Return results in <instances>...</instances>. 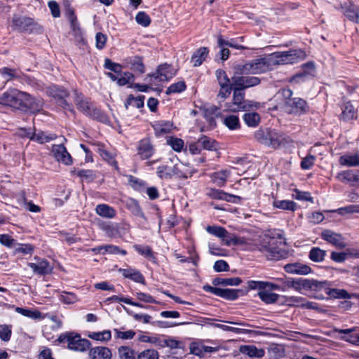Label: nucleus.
Listing matches in <instances>:
<instances>
[{
	"instance_id": "4",
	"label": "nucleus",
	"mask_w": 359,
	"mask_h": 359,
	"mask_svg": "<svg viewBox=\"0 0 359 359\" xmlns=\"http://www.w3.org/2000/svg\"><path fill=\"white\" fill-rule=\"evenodd\" d=\"M245 94L242 90L234 88L233 101L225 104V110L227 111H248L250 109H257L259 104L244 99Z\"/></svg>"
},
{
	"instance_id": "61",
	"label": "nucleus",
	"mask_w": 359,
	"mask_h": 359,
	"mask_svg": "<svg viewBox=\"0 0 359 359\" xmlns=\"http://www.w3.org/2000/svg\"><path fill=\"white\" fill-rule=\"evenodd\" d=\"M273 205L277 208L288 210H294L296 208V204L292 201H276Z\"/></svg>"
},
{
	"instance_id": "18",
	"label": "nucleus",
	"mask_w": 359,
	"mask_h": 359,
	"mask_svg": "<svg viewBox=\"0 0 359 359\" xmlns=\"http://www.w3.org/2000/svg\"><path fill=\"white\" fill-rule=\"evenodd\" d=\"M177 70L167 64L158 67L156 73L149 75V77H154L160 81H168L176 74Z\"/></svg>"
},
{
	"instance_id": "3",
	"label": "nucleus",
	"mask_w": 359,
	"mask_h": 359,
	"mask_svg": "<svg viewBox=\"0 0 359 359\" xmlns=\"http://www.w3.org/2000/svg\"><path fill=\"white\" fill-rule=\"evenodd\" d=\"M271 65L269 56L255 59L245 64L236 65L237 74H259L267 72Z\"/></svg>"
},
{
	"instance_id": "11",
	"label": "nucleus",
	"mask_w": 359,
	"mask_h": 359,
	"mask_svg": "<svg viewBox=\"0 0 359 359\" xmlns=\"http://www.w3.org/2000/svg\"><path fill=\"white\" fill-rule=\"evenodd\" d=\"M50 95L57 100V104L65 109L74 113L71 105L65 100L69 96L67 91L59 86H54L49 90Z\"/></svg>"
},
{
	"instance_id": "38",
	"label": "nucleus",
	"mask_w": 359,
	"mask_h": 359,
	"mask_svg": "<svg viewBox=\"0 0 359 359\" xmlns=\"http://www.w3.org/2000/svg\"><path fill=\"white\" fill-rule=\"evenodd\" d=\"M267 139L269 144L273 148H278L284 144L285 138L282 134H279L276 131H271L268 133Z\"/></svg>"
},
{
	"instance_id": "44",
	"label": "nucleus",
	"mask_w": 359,
	"mask_h": 359,
	"mask_svg": "<svg viewBox=\"0 0 359 359\" xmlns=\"http://www.w3.org/2000/svg\"><path fill=\"white\" fill-rule=\"evenodd\" d=\"M118 353L121 359H137L135 352L129 346H123L119 347Z\"/></svg>"
},
{
	"instance_id": "27",
	"label": "nucleus",
	"mask_w": 359,
	"mask_h": 359,
	"mask_svg": "<svg viewBox=\"0 0 359 359\" xmlns=\"http://www.w3.org/2000/svg\"><path fill=\"white\" fill-rule=\"evenodd\" d=\"M207 195L213 199L223 200L229 202H233L234 200L233 199L237 198V196L234 195L229 194L221 190L211 188L207 189Z\"/></svg>"
},
{
	"instance_id": "12",
	"label": "nucleus",
	"mask_w": 359,
	"mask_h": 359,
	"mask_svg": "<svg viewBox=\"0 0 359 359\" xmlns=\"http://www.w3.org/2000/svg\"><path fill=\"white\" fill-rule=\"evenodd\" d=\"M51 153L57 161L67 165L72 163V156L64 145L61 144H53L52 146Z\"/></svg>"
},
{
	"instance_id": "62",
	"label": "nucleus",
	"mask_w": 359,
	"mask_h": 359,
	"mask_svg": "<svg viewBox=\"0 0 359 359\" xmlns=\"http://www.w3.org/2000/svg\"><path fill=\"white\" fill-rule=\"evenodd\" d=\"M140 340L142 342L150 343L156 346L161 347L162 338L157 335H142L140 337Z\"/></svg>"
},
{
	"instance_id": "6",
	"label": "nucleus",
	"mask_w": 359,
	"mask_h": 359,
	"mask_svg": "<svg viewBox=\"0 0 359 359\" xmlns=\"http://www.w3.org/2000/svg\"><path fill=\"white\" fill-rule=\"evenodd\" d=\"M206 231L222 239L224 245H241L246 244V239L243 237H238L233 233L228 232L224 227L219 226H208Z\"/></svg>"
},
{
	"instance_id": "24",
	"label": "nucleus",
	"mask_w": 359,
	"mask_h": 359,
	"mask_svg": "<svg viewBox=\"0 0 359 359\" xmlns=\"http://www.w3.org/2000/svg\"><path fill=\"white\" fill-rule=\"evenodd\" d=\"M239 351L242 354L251 358H262L265 354V351L262 348H257L253 345H241L239 347Z\"/></svg>"
},
{
	"instance_id": "28",
	"label": "nucleus",
	"mask_w": 359,
	"mask_h": 359,
	"mask_svg": "<svg viewBox=\"0 0 359 359\" xmlns=\"http://www.w3.org/2000/svg\"><path fill=\"white\" fill-rule=\"evenodd\" d=\"M128 67L140 74L144 72V65L141 57L137 56L130 57L126 59Z\"/></svg>"
},
{
	"instance_id": "53",
	"label": "nucleus",
	"mask_w": 359,
	"mask_h": 359,
	"mask_svg": "<svg viewBox=\"0 0 359 359\" xmlns=\"http://www.w3.org/2000/svg\"><path fill=\"white\" fill-rule=\"evenodd\" d=\"M167 144L170 145L175 151H181L184 146V141L182 139L169 137L167 138Z\"/></svg>"
},
{
	"instance_id": "13",
	"label": "nucleus",
	"mask_w": 359,
	"mask_h": 359,
	"mask_svg": "<svg viewBox=\"0 0 359 359\" xmlns=\"http://www.w3.org/2000/svg\"><path fill=\"white\" fill-rule=\"evenodd\" d=\"M154 151V146L149 138H144L138 142L137 151L141 159H149L153 156Z\"/></svg>"
},
{
	"instance_id": "58",
	"label": "nucleus",
	"mask_w": 359,
	"mask_h": 359,
	"mask_svg": "<svg viewBox=\"0 0 359 359\" xmlns=\"http://www.w3.org/2000/svg\"><path fill=\"white\" fill-rule=\"evenodd\" d=\"M224 123L231 130L237 129L239 126V118L236 115H229L224 119Z\"/></svg>"
},
{
	"instance_id": "33",
	"label": "nucleus",
	"mask_w": 359,
	"mask_h": 359,
	"mask_svg": "<svg viewBox=\"0 0 359 359\" xmlns=\"http://www.w3.org/2000/svg\"><path fill=\"white\" fill-rule=\"evenodd\" d=\"M208 49L205 47H201L198 49L192 55L191 62L194 67L201 65L203 62L206 59L208 55Z\"/></svg>"
},
{
	"instance_id": "45",
	"label": "nucleus",
	"mask_w": 359,
	"mask_h": 359,
	"mask_svg": "<svg viewBox=\"0 0 359 359\" xmlns=\"http://www.w3.org/2000/svg\"><path fill=\"white\" fill-rule=\"evenodd\" d=\"M88 337L101 341H108L111 338V334L110 330H104L98 332H91L88 334Z\"/></svg>"
},
{
	"instance_id": "63",
	"label": "nucleus",
	"mask_w": 359,
	"mask_h": 359,
	"mask_svg": "<svg viewBox=\"0 0 359 359\" xmlns=\"http://www.w3.org/2000/svg\"><path fill=\"white\" fill-rule=\"evenodd\" d=\"M158 353L154 349H147L137 355V359H158Z\"/></svg>"
},
{
	"instance_id": "8",
	"label": "nucleus",
	"mask_w": 359,
	"mask_h": 359,
	"mask_svg": "<svg viewBox=\"0 0 359 359\" xmlns=\"http://www.w3.org/2000/svg\"><path fill=\"white\" fill-rule=\"evenodd\" d=\"M249 74H237L236 65L233 67V76L231 78L232 85L238 90H243L257 86L260 83V79L256 76H248Z\"/></svg>"
},
{
	"instance_id": "31",
	"label": "nucleus",
	"mask_w": 359,
	"mask_h": 359,
	"mask_svg": "<svg viewBox=\"0 0 359 359\" xmlns=\"http://www.w3.org/2000/svg\"><path fill=\"white\" fill-rule=\"evenodd\" d=\"M15 311L22 316L34 320H42L46 317V315L43 314L36 309H28L21 307H16Z\"/></svg>"
},
{
	"instance_id": "54",
	"label": "nucleus",
	"mask_w": 359,
	"mask_h": 359,
	"mask_svg": "<svg viewBox=\"0 0 359 359\" xmlns=\"http://www.w3.org/2000/svg\"><path fill=\"white\" fill-rule=\"evenodd\" d=\"M59 299L66 304H74L78 301L75 294L68 292H62L59 295Z\"/></svg>"
},
{
	"instance_id": "51",
	"label": "nucleus",
	"mask_w": 359,
	"mask_h": 359,
	"mask_svg": "<svg viewBox=\"0 0 359 359\" xmlns=\"http://www.w3.org/2000/svg\"><path fill=\"white\" fill-rule=\"evenodd\" d=\"M239 292L240 291L238 290L235 289L219 288L218 296L229 300H234L238 298Z\"/></svg>"
},
{
	"instance_id": "35",
	"label": "nucleus",
	"mask_w": 359,
	"mask_h": 359,
	"mask_svg": "<svg viewBox=\"0 0 359 359\" xmlns=\"http://www.w3.org/2000/svg\"><path fill=\"white\" fill-rule=\"evenodd\" d=\"M120 272H121L122 275L127 278H130L135 282L143 283L144 281V276L141 274V273L133 269H120Z\"/></svg>"
},
{
	"instance_id": "5",
	"label": "nucleus",
	"mask_w": 359,
	"mask_h": 359,
	"mask_svg": "<svg viewBox=\"0 0 359 359\" xmlns=\"http://www.w3.org/2000/svg\"><path fill=\"white\" fill-rule=\"evenodd\" d=\"M60 343H67L68 348L84 352L90 348V342L86 339H81V336L74 332L61 334L57 339Z\"/></svg>"
},
{
	"instance_id": "32",
	"label": "nucleus",
	"mask_w": 359,
	"mask_h": 359,
	"mask_svg": "<svg viewBox=\"0 0 359 359\" xmlns=\"http://www.w3.org/2000/svg\"><path fill=\"white\" fill-rule=\"evenodd\" d=\"M269 58L271 66L289 64L287 51L273 53L269 55Z\"/></svg>"
},
{
	"instance_id": "59",
	"label": "nucleus",
	"mask_w": 359,
	"mask_h": 359,
	"mask_svg": "<svg viewBox=\"0 0 359 359\" xmlns=\"http://www.w3.org/2000/svg\"><path fill=\"white\" fill-rule=\"evenodd\" d=\"M134 248L138 253L144 256L149 260L154 261L155 257L154 256L153 252L151 248H149V246L135 245Z\"/></svg>"
},
{
	"instance_id": "22",
	"label": "nucleus",
	"mask_w": 359,
	"mask_h": 359,
	"mask_svg": "<svg viewBox=\"0 0 359 359\" xmlns=\"http://www.w3.org/2000/svg\"><path fill=\"white\" fill-rule=\"evenodd\" d=\"M27 136L28 139L30 140L35 141L39 144L50 142L55 140L57 137L55 134H46L43 131L41 130L36 133L35 129L33 130V133H29Z\"/></svg>"
},
{
	"instance_id": "49",
	"label": "nucleus",
	"mask_w": 359,
	"mask_h": 359,
	"mask_svg": "<svg viewBox=\"0 0 359 359\" xmlns=\"http://www.w3.org/2000/svg\"><path fill=\"white\" fill-rule=\"evenodd\" d=\"M88 116L103 123H107L109 121L107 116L93 105Z\"/></svg>"
},
{
	"instance_id": "56",
	"label": "nucleus",
	"mask_w": 359,
	"mask_h": 359,
	"mask_svg": "<svg viewBox=\"0 0 359 359\" xmlns=\"http://www.w3.org/2000/svg\"><path fill=\"white\" fill-rule=\"evenodd\" d=\"M134 81V76L130 72H123L118 74V79L117 84L123 86L127 84H130Z\"/></svg>"
},
{
	"instance_id": "30",
	"label": "nucleus",
	"mask_w": 359,
	"mask_h": 359,
	"mask_svg": "<svg viewBox=\"0 0 359 359\" xmlns=\"http://www.w3.org/2000/svg\"><path fill=\"white\" fill-rule=\"evenodd\" d=\"M342 112L340 119L344 121H349L356 118V111L351 102H346L341 108Z\"/></svg>"
},
{
	"instance_id": "23",
	"label": "nucleus",
	"mask_w": 359,
	"mask_h": 359,
	"mask_svg": "<svg viewBox=\"0 0 359 359\" xmlns=\"http://www.w3.org/2000/svg\"><path fill=\"white\" fill-rule=\"evenodd\" d=\"M248 286L250 289L266 290L269 292L271 290H285L284 287H281L276 284L265 281L251 280L248 282Z\"/></svg>"
},
{
	"instance_id": "25",
	"label": "nucleus",
	"mask_w": 359,
	"mask_h": 359,
	"mask_svg": "<svg viewBox=\"0 0 359 359\" xmlns=\"http://www.w3.org/2000/svg\"><path fill=\"white\" fill-rule=\"evenodd\" d=\"M153 128L156 135L160 137L170 133L173 128V124L169 121H158L154 123Z\"/></svg>"
},
{
	"instance_id": "47",
	"label": "nucleus",
	"mask_w": 359,
	"mask_h": 359,
	"mask_svg": "<svg viewBox=\"0 0 359 359\" xmlns=\"http://www.w3.org/2000/svg\"><path fill=\"white\" fill-rule=\"evenodd\" d=\"M157 174L161 179H170L173 177V167L169 165H161L158 168Z\"/></svg>"
},
{
	"instance_id": "36",
	"label": "nucleus",
	"mask_w": 359,
	"mask_h": 359,
	"mask_svg": "<svg viewBox=\"0 0 359 359\" xmlns=\"http://www.w3.org/2000/svg\"><path fill=\"white\" fill-rule=\"evenodd\" d=\"M340 165L355 167L359 165V154H345L339 158Z\"/></svg>"
},
{
	"instance_id": "14",
	"label": "nucleus",
	"mask_w": 359,
	"mask_h": 359,
	"mask_svg": "<svg viewBox=\"0 0 359 359\" xmlns=\"http://www.w3.org/2000/svg\"><path fill=\"white\" fill-rule=\"evenodd\" d=\"M321 238L337 248L343 249L346 247V243L343 236L331 230L326 229L323 231L321 233Z\"/></svg>"
},
{
	"instance_id": "26",
	"label": "nucleus",
	"mask_w": 359,
	"mask_h": 359,
	"mask_svg": "<svg viewBox=\"0 0 359 359\" xmlns=\"http://www.w3.org/2000/svg\"><path fill=\"white\" fill-rule=\"evenodd\" d=\"M75 95V104L77 109L88 116V113L91 110L93 104L90 103L88 100L81 94H78L76 92L74 93Z\"/></svg>"
},
{
	"instance_id": "40",
	"label": "nucleus",
	"mask_w": 359,
	"mask_h": 359,
	"mask_svg": "<svg viewBox=\"0 0 359 359\" xmlns=\"http://www.w3.org/2000/svg\"><path fill=\"white\" fill-rule=\"evenodd\" d=\"M289 64L299 62L306 57V53L301 49L290 50L287 51Z\"/></svg>"
},
{
	"instance_id": "10",
	"label": "nucleus",
	"mask_w": 359,
	"mask_h": 359,
	"mask_svg": "<svg viewBox=\"0 0 359 359\" xmlns=\"http://www.w3.org/2000/svg\"><path fill=\"white\" fill-rule=\"evenodd\" d=\"M294 289L300 292L302 290H327L326 282H319L314 280L297 278L295 279Z\"/></svg>"
},
{
	"instance_id": "19",
	"label": "nucleus",
	"mask_w": 359,
	"mask_h": 359,
	"mask_svg": "<svg viewBox=\"0 0 359 359\" xmlns=\"http://www.w3.org/2000/svg\"><path fill=\"white\" fill-rule=\"evenodd\" d=\"M90 359H111V350L106 346H96L89 348L88 353Z\"/></svg>"
},
{
	"instance_id": "37",
	"label": "nucleus",
	"mask_w": 359,
	"mask_h": 359,
	"mask_svg": "<svg viewBox=\"0 0 359 359\" xmlns=\"http://www.w3.org/2000/svg\"><path fill=\"white\" fill-rule=\"evenodd\" d=\"M288 304L306 307L308 309H316V304L313 302H307L306 299L301 297H290L287 299Z\"/></svg>"
},
{
	"instance_id": "57",
	"label": "nucleus",
	"mask_w": 359,
	"mask_h": 359,
	"mask_svg": "<svg viewBox=\"0 0 359 359\" xmlns=\"http://www.w3.org/2000/svg\"><path fill=\"white\" fill-rule=\"evenodd\" d=\"M15 248V253L22 255H31L33 252L34 247L30 244H20L16 242Z\"/></svg>"
},
{
	"instance_id": "39",
	"label": "nucleus",
	"mask_w": 359,
	"mask_h": 359,
	"mask_svg": "<svg viewBox=\"0 0 359 359\" xmlns=\"http://www.w3.org/2000/svg\"><path fill=\"white\" fill-rule=\"evenodd\" d=\"M191 171L189 168L186 167L181 163H176L173 166V176L180 178H188L191 176Z\"/></svg>"
},
{
	"instance_id": "46",
	"label": "nucleus",
	"mask_w": 359,
	"mask_h": 359,
	"mask_svg": "<svg viewBox=\"0 0 359 359\" xmlns=\"http://www.w3.org/2000/svg\"><path fill=\"white\" fill-rule=\"evenodd\" d=\"M245 123L250 127H255L260 121V116L257 113H246L243 116Z\"/></svg>"
},
{
	"instance_id": "21",
	"label": "nucleus",
	"mask_w": 359,
	"mask_h": 359,
	"mask_svg": "<svg viewBox=\"0 0 359 359\" xmlns=\"http://www.w3.org/2000/svg\"><path fill=\"white\" fill-rule=\"evenodd\" d=\"M95 146L96 147V151L99 153L103 160L106 161L109 164L114 168H118L117 162L115 160L116 154L114 153L109 152L106 149L105 147L100 143H96L95 144Z\"/></svg>"
},
{
	"instance_id": "2",
	"label": "nucleus",
	"mask_w": 359,
	"mask_h": 359,
	"mask_svg": "<svg viewBox=\"0 0 359 359\" xmlns=\"http://www.w3.org/2000/svg\"><path fill=\"white\" fill-rule=\"evenodd\" d=\"M278 99H281L284 111L290 114L300 116L309 111L307 102L300 97H292V91L290 89H282L276 94Z\"/></svg>"
},
{
	"instance_id": "55",
	"label": "nucleus",
	"mask_w": 359,
	"mask_h": 359,
	"mask_svg": "<svg viewBox=\"0 0 359 359\" xmlns=\"http://www.w3.org/2000/svg\"><path fill=\"white\" fill-rule=\"evenodd\" d=\"M0 73L6 82L13 79L19 77V73L16 69L4 67L0 69Z\"/></svg>"
},
{
	"instance_id": "9",
	"label": "nucleus",
	"mask_w": 359,
	"mask_h": 359,
	"mask_svg": "<svg viewBox=\"0 0 359 359\" xmlns=\"http://www.w3.org/2000/svg\"><path fill=\"white\" fill-rule=\"evenodd\" d=\"M37 26L33 20L26 16L14 15L11 27L13 30L18 32H33Z\"/></svg>"
},
{
	"instance_id": "20",
	"label": "nucleus",
	"mask_w": 359,
	"mask_h": 359,
	"mask_svg": "<svg viewBox=\"0 0 359 359\" xmlns=\"http://www.w3.org/2000/svg\"><path fill=\"white\" fill-rule=\"evenodd\" d=\"M284 269L287 273L299 275H307L311 271L309 266L298 262L287 264L284 266Z\"/></svg>"
},
{
	"instance_id": "15",
	"label": "nucleus",
	"mask_w": 359,
	"mask_h": 359,
	"mask_svg": "<svg viewBox=\"0 0 359 359\" xmlns=\"http://www.w3.org/2000/svg\"><path fill=\"white\" fill-rule=\"evenodd\" d=\"M34 259L36 260L35 262L28 263V266L33 270L34 273L44 276L52 272L53 267L47 260L38 257H34Z\"/></svg>"
},
{
	"instance_id": "42",
	"label": "nucleus",
	"mask_w": 359,
	"mask_h": 359,
	"mask_svg": "<svg viewBox=\"0 0 359 359\" xmlns=\"http://www.w3.org/2000/svg\"><path fill=\"white\" fill-rule=\"evenodd\" d=\"M258 296L266 304L274 303L279 297L278 294L271 292L266 290H260L258 292Z\"/></svg>"
},
{
	"instance_id": "41",
	"label": "nucleus",
	"mask_w": 359,
	"mask_h": 359,
	"mask_svg": "<svg viewBox=\"0 0 359 359\" xmlns=\"http://www.w3.org/2000/svg\"><path fill=\"white\" fill-rule=\"evenodd\" d=\"M230 172L227 170H222L216 172L211 175L212 180L218 186H223L227 177L229 176Z\"/></svg>"
},
{
	"instance_id": "50",
	"label": "nucleus",
	"mask_w": 359,
	"mask_h": 359,
	"mask_svg": "<svg viewBox=\"0 0 359 359\" xmlns=\"http://www.w3.org/2000/svg\"><path fill=\"white\" fill-rule=\"evenodd\" d=\"M325 255V250L319 248H313L309 252V258L313 262H320L324 259Z\"/></svg>"
},
{
	"instance_id": "29",
	"label": "nucleus",
	"mask_w": 359,
	"mask_h": 359,
	"mask_svg": "<svg viewBox=\"0 0 359 359\" xmlns=\"http://www.w3.org/2000/svg\"><path fill=\"white\" fill-rule=\"evenodd\" d=\"M339 181L344 182L359 183V170L357 171L346 170L339 172L336 176Z\"/></svg>"
},
{
	"instance_id": "52",
	"label": "nucleus",
	"mask_w": 359,
	"mask_h": 359,
	"mask_svg": "<svg viewBox=\"0 0 359 359\" xmlns=\"http://www.w3.org/2000/svg\"><path fill=\"white\" fill-rule=\"evenodd\" d=\"M241 283V278H215L213 280L214 285H238Z\"/></svg>"
},
{
	"instance_id": "64",
	"label": "nucleus",
	"mask_w": 359,
	"mask_h": 359,
	"mask_svg": "<svg viewBox=\"0 0 359 359\" xmlns=\"http://www.w3.org/2000/svg\"><path fill=\"white\" fill-rule=\"evenodd\" d=\"M338 214L344 215L346 214L359 213V205H350L340 208L335 210Z\"/></svg>"
},
{
	"instance_id": "48",
	"label": "nucleus",
	"mask_w": 359,
	"mask_h": 359,
	"mask_svg": "<svg viewBox=\"0 0 359 359\" xmlns=\"http://www.w3.org/2000/svg\"><path fill=\"white\" fill-rule=\"evenodd\" d=\"M199 140L203 149L210 151L217 149V143L214 140L205 135L202 136Z\"/></svg>"
},
{
	"instance_id": "34",
	"label": "nucleus",
	"mask_w": 359,
	"mask_h": 359,
	"mask_svg": "<svg viewBox=\"0 0 359 359\" xmlns=\"http://www.w3.org/2000/svg\"><path fill=\"white\" fill-rule=\"evenodd\" d=\"M95 212L100 217L105 218H114L116 216V210L107 204H99L95 208Z\"/></svg>"
},
{
	"instance_id": "1",
	"label": "nucleus",
	"mask_w": 359,
	"mask_h": 359,
	"mask_svg": "<svg viewBox=\"0 0 359 359\" xmlns=\"http://www.w3.org/2000/svg\"><path fill=\"white\" fill-rule=\"evenodd\" d=\"M0 104L22 111L30 110L32 113L39 112L43 104L41 100L15 88L9 89L0 95Z\"/></svg>"
},
{
	"instance_id": "43",
	"label": "nucleus",
	"mask_w": 359,
	"mask_h": 359,
	"mask_svg": "<svg viewBox=\"0 0 359 359\" xmlns=\"http://www.w3.org/2000/svg\"><path fill=\"white\" fill-rule=\"evenodd\" d=\"M144 96L143 95L135 97L133 95H130L125 102V107L128 109L129 106H133L138 109L141 108L144 106Z\"/></svg>"
},
{
	"instance_id": "7",
	"label": "nucleus",
	"mask_w": 359,
	"mask_h": 359,
	"mask_svg": "<svg viewBox=\"0 0 359 359\" xmlns=\"http://www.w3.org/2000/svg\"><path fill=\"white\" fill-rule=\"evenodd\" d=\"M278 241L274 238H266L264 240L260 250L270 260H279L287 256L285 250L279 248Z\"/></svg>"
},
{
	"instance_id": "60",
	"label": "nucleus",
	"mask_w": 359,
	"mask_h": 359,
	"mask_svg": "<svg viewBox=\"0 0 359 359\" xmlns=\"http://www.w3.org/2000/svg\"><path fill=\"white\" fill-rule=\"evenodd\" d=\"M186 88V84L184 81H178L170 85L166 90V94L178 93L184 91Z\"/></svg>"
},
{
	"instance_id": "16",
	"label": "nucleus",
	"mask_w": 359,
	"mask_h": 359,
	"mask_svg": "<svg viewBox=\"0 0 359 359\" xmlns=\"http://www.w3.org/2000/svg\"><path fill=\"white\" fill-rule=\"evenodd\" d=\"M341 8L345 15L351 21L357 22L359 19V8L350 0L340 1Z\"/></svg>"
},
{
	"instance_id": "17",
	"label": "nucleus",
	"mask_w": 359,
	"mask_h": 359,
	"mask_svg": "<svg viewBox=\"0 0 359 359\" xmlns=\"http://www.w3.org/2000/svg\"><path fill=\"white\" fill-rule=\"evenodd\" d=\"M358 327L350 329H334V332L341 334L339 338L348 343L359 346V334L356 333Z\"/></svg>"
}]
</instances>
